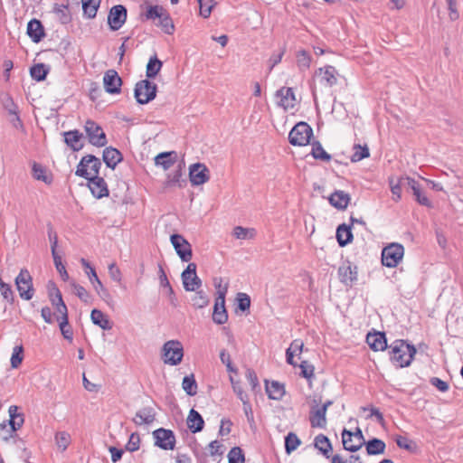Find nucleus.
I'll use <instances>...</instances> for the list:
<instances>
[{
  "label": "nucleus",
  "mask_w": 463,
  "mask_h": 463,
  "mask_svg": "<svg viewBox=\"0 0 463 463\" xmlns=\"http://www.w3.org/2000/svg\"><path fill=\"white\" fill-rule=\"evenodd\" d=\"M200 7V14L203 18H208L212 13L215 2L213 0H197Z\"/></svg>",
  "instance_id": "obj_59"
},
{
  "label": "nucleus",
  "mask_w": 463,
  "mask_h": 463,
  "mask_svg": "<svg viewBox=\"0 0 463 463\" xmlns=\"http://www.w3.org/2000/svg\"><path fill=\"white\" fill-rule=\"evenodd\" d=\"M184 356L183 345L178 340L165 342L162 348V358L165 364L170 365L179 364Z\"/></svg>",
  "instance_id": "obj_4"
},
{
  "label": "nucleus",
  "mask_w": 463,
  "mask_h": 463,
  "mask_svg": "<svg viewBox=\"0 0 463 463\" xmlns=\"http://www.w3.org/2000/svg\"><path fill=\"white\" fill-rule=\"evenodd\" d=\"M336 239L341 247L346 246L353 240L351 226L345 223L340 224L336 229Z\"/></svg>",
  "instance_id": "obj_34"
},
{
  "label": "nucleus",
  "mask_w": 463,
  "mask_h": 463,
  "mask_svg": "<svg viewBox=\"0 0 463 463\" xmlns=\"http://www.w3.org/2000/svg\"><path fill=\"white\" fill-rule=\"evenodd\" d=\"M311 144V155L315 159H319L322 161H329L331 159V156L325 151L321 143L317 140L310 142Z\"/></svg>",
  "instance_id": "obj_42"
},
{
  "label": "nucleus",
  "mask_w": 463,
  "mask_h": 463,
  "mask_svg": "<svg viewBox=\"0 0 463 463\" xmlns=\"http://www.w3.org/2000/svg\"><path fill=\"white\" fill-rule=\"evenodd\" d=\"M337 71L334 66L327 65L316 71L315 75L320 77V82L326 87H333L337 83Z\"/></svg>",
  "instance_id": "obj_20"
},
{
  "label": "nucleus",
  "mask_w": 463,
  "mask_h": 463,
  "mask_svg": "<svg viewBox=\"0 0 463 463\" xmlns=\"http://www.w3.org/2000/svg\"><path fill=\"white\" fill-rule=\"evenodd\" d=\"M24 360V347L23 345H16L13 349L11 356V366L13 368H18Z\"/></svg>",
  "instance_id": "obj_56"
},
{
  "label": "nucleus",
  "mask_w": 463,
  "mask_h": 463,
  "mask_svg": "<svg viewBox=\"0 0 463 463\" xmlns=\"http://www.w3.org/2000/svg\"><path fill=\"white\" fill-rule=\"evenodd\" d=\"M404 255V248L400 243H391L382 251V263L388 268L396 267Z\"/></svg>",
  "instance_id": "obj_7"
},
{
  "label": "nucleus",
  "mask_w": 463,
  "mask_h": 463,
  "mask_svg": "<svg viewBox=\"0 0 463 463\" xmlns=\"http://www.w3.org/2000/svg\"><path fill=\"white\" fill-rule=\"evenodd\" d=\"M314 446L326 458L330 457V452L332 451V444L326 436L324 434H318L314 439Z\"/></svg>",
  "instance_id": "obj_36"
},
{
  "label": "nucleus",
  "mask_w": 463,
  "mask_h": 463,
  "mask_svg": "<svg viewBox=\"0 0 463 463\" xmlns=\"http://www.w3.org/2000/svg\"><path fill=\"white\" fill-rule=\"evenodd\" d=\"M64 142L72 151H80L83 147L81 138L83 135L78 130H71L63 133Z\"/></svg>",
  "instance_id": "obj_30"
},
{
  "label": "nucleus",
  "mask_w": 463,
  "mask_h": 463,
  "mask_svg": "<svg viewBox=\"0 0 463 463\" xmlns=\"http://www.w3.org/2000/svg\"><path fill=\"white\" fill-rule=\"evenodd\" d=\"M191 300L195 308H203L207 307L210 302L208 295L203 290H196Z\"/></svg>",
  "instance_id": "obj_49"
},
{
  "label": "nucleus",
  "mask_w": 463,
  "mask_h": 463,
  "mask_svg": "<svg viewBox=\"0 0 463 463\" xmlns=\"http://www.w3.org/2000/svg\"><path fill=\"white\" fill-rule=\"evenodd\" d=\"M157 86L148 80H142L137 82L134 90V96L138 104H147L156 96Z\"/></svg>",
  "instance_id": "obj_5"
},
{
  "label": "nucleus",
  "mask_w": 463,
  "mask_h": 463,
  "mask_svg": "<svg viewBox=\"0 0 463 463\" xmlns=\"http://www.w3.org/2000/svg\"><path fill=\"white\" fill-rule=\"evenodd\" d=\"M170 241L179 258L184 262L190 261L193 252L192 246L188 241L180 234H172Z\"/></svg>",
  "instance_id": "obj_12"
},
{
  "label": "nucleus",
  "mask_w": 463,
  "mask_h": 463,
  "mask_svg": "<svg viewBox=\"0 0 463 463\" xmlns=\"http://www.w3.org/2000/svg\"><path fill=\"white\" fill-rule=\"evenodd\" d=\"M165 11L163 6L150 5L144 15L146 20H156L159 19Z\"/></svg>",
  "instance_id": "obj_58"
},
{
  "label": "nucleus",
  "mask_w": 463,
  "mask_h": 463,
  "mask_svg": "<svg viewBox=\"0 0 463 463\" xmlns=\"http://www.w3.org/2000/svg\"><path fill=\"white\" fill-rule=\"evenodd\" d=\"M184 391L189 396H194L197 393V383L194 374L186 375L182 382Z\"/></svg>",
  "instance_id": "obj_47"
},
{
  "label": "nucleus",
  "mask_w": 463,
  "mask_h": 463,
  "mask_svg": "<svg viewBox=\"0 0 463 463\" xmlns=\"http://www.w3.org/2000/svg\"><path fill=\"white\" fill-rule=\"evenodd\" d=\"M320 399H313L309 412V421L312 428L324 429L326 426V411L325 408H317Z\"/></svg>",
  "instance_id": "obj_16"
},
{
  "label": "nucleus",
  "mask_w": 463,
  "mask_h": 463,
  "mask_svg": "<svg viewBox=\"0 0 463 463\" xmlns=\"http://www.w3.org/2000/svg\"><path fill=\"white\" fill-rule=\"evenodd\" d=\"M155 446L165 449L172 450L175 446V436L171 430L159 428L153 431Z\"/></svg>",
  "instance_id": "obj_11"
},
{
  "label": "nucleus",
  "mask_w": 463,
  "mask_h": 463,
  "mask_svg": "<svg viewBox=\"0 0 463 463\" xmlns=\"http://www.w3.org/2000/svg\"><path fill=\"white\" fill-rule=\"evenodd\" d=\"M354 152L351 156V161L354 163L359 162L370 156L369 148L366 145L364 146L361 145H354Z\"/></svg>",
  "instance_id": "obj_53"
},
{
  "label": "nucleus",
  "mask_w": 463,
  "mask_h": 463,
  "mask_svg": "<svg viewBox=\"0 0 463 463\" xmlns=\"http://www.w3.org/2000/svg\"><path fill=\"white\" fill-rule=\"evenodd\" d=\"M256 230L253 228L236 226L233 229V235L239 240L253 239L256 236Z\"/></svg>",
  "instance_id": "obj_51"
},
{
  "label": "nucleus",
  "mask_w": 463,
  "mask_h": 463,
  "mask_svg": "<svg viewBox=\"0 0 463 463\" xmlns=\"http://www.w3.org/2000/svg\"><path fill=\"white\" fill-rule=\"evenodd\" d=\"M301 369L300 375L307 380L314 377V365L308 364L307 361H302L299 364Z\"/></svg>",
  "instance_id": "obj_64"
},
{
  "label": "nucleus",
  "mask_w": 463,
  "mask_h": 463,
  "mask_svg": "<svg viewBox=\"0 0 463 463\" xmlns=\"http://www.w3.org/2000/svg\"><path fill=\"white\" fill-rule=\"evenodd\" d=\"M301 441L294 432H289L285 437V450L287 454H290L298 449Z\"/></svg>",
  "instance_id": "obj_50"
},
{
  "label": "nucleus",
  "mask_w": 463,
  "mask_h": 463,
  "mask_svg": "<svg viewBox=\"0 0 463 463\" xmlns=\"http://www.w3.org/2000/svg\"><path fill=\"white\" fill-rule=\"evenodd\" d=\"M52 10H53V13L57 15L59 21L62 24H67L71 22V15L68 11V4L67 5L54 4Z\"/></svg>",
  "instance_id": "obj_44"
},
{
  "label": "nucleus",
  "mask_w": 463,
  "mask_h": 463,
  "mask_svg": "<svg viewBox=\"0 0 463 463\" xmlns=\"http://www.w3.org/2000/svg\"><path fill=\"white\" fill-rule=\"evenodd\" d=\"M20 430L19 422H15V417L9 416L7 421H4L0 424V431H2V439L5 442H10L13 436L17 435L16 431Z\"/></svg>",
  "instance_id": "obj_22"
},
{
  "label": "nucleus",
  "mask_w": 463,
  "mask_h": 463,
  "mask_svg": "<svg viewBox=\"0 0 463 463\" xmlns=\"http://www.w3.org/2000/svg\"><path fill=\"white\" fill-rule=\"evenodd\" d=\"M162 66H163L162 61L157 58V56L156 54L154 56L150 57V59L146 64V77L149 79L155 78L160 71Z\"/></svg>",
  "instance_id": "obj_40"
},
{
  "label": "nucleus",
  "mask_w": 463,
  "mask_h": 463,
  "mask_svg": "<svg viewBox=\"0 0 463 463\" xmlns=\"http://www.w3.org/2000/svg\"><path fill=\"white\" fill-rule=\"evenodd\" d=\"M85 132L87 134L89 142L97 146H105L108 143L106 134L102 128L93 120H87L84 126Z\"/></svg>",
  "instance_id": "obj_8"
},
{
  "label": "nucleus",
  "mask_w": 463,
  "mask_h": 463,
  "mask_svg": "<svg viewBox=\"0 0 463 463\" xmlns=\"http://www.w3.org/2000/svg\"><path fill=\"white\" fill-rule=\"evenodd\" d=\"M187 426L193 433L199 432L203 429L204 420L201 414L194 409H192L189 411V415L187 417Z\"/></svg>",
  "instance_id": "obj_32"
},
{
  "label": "nucleus",
  "mask_w": 463,
  "mask_h": 463,
  "mask_svg": "<svg viewBox=\"0 0 463 463\" xmlns=\"http://www.w3.org/2000/svg\"><path fill=\"white\" fill-rule=\"evenodd\" d=\"M186 181L182 179V169L179 165L175 171L167 175V179L165 182V187H183Z\"/></svg>",
  "instance_id": "obj_39"
},
{
  "label": "nucleus",
  "mask_w": 463,
  "mask_h": 463,
  "mask_svg": "<svg viewBox=\"0 0 463 463\" xmlns=\"http://www.w3.org/2000/svg\"><path fill=\"white\" fill-rule=\"evenodd\" d=\"M297 66L300 71H305L309 69L312 58L310 54L305 50H299L296 53Z\"/></svg>",
  "instance_id": "obj_41"
},
{
  "label": "nucleus",
  "mask_w": 463,
  "mask_h": 463,
  "mask_svg": "<svg viewBox=\"0 0 463 463\" xmlns=\"http://www.w3.org/2000/svg\"><path fill=\"white\" fill-rule=\"evenodd\" d=\"M156 25L160 26L164 33L167 34H173L175 31V25L173 23L172 18L170 17L169 14L165 10L161 17L158 19V23Z\"/></svg>",
  "instance_id": "obj_45"
},
{
  "label": "nucleus",
  "mask_w": 463,
  "mask_h": 463,
  "mask_svg": "<svg viewBox=\"0 0 463 463\" xmlns=\"http://www.w3.org/2000/svg\"><path fill=\"white\" fill-rule=\"evenodd\" d=\"M366 343L375 352L387 348V340L383 332L369 333L366 336Z\"/></svg>",
  "instance_id": "obj_23"
},
{
  "label": "nucleus",
  "mask_w": 463,
  "mask_h": 463,
  "mask_svg": "<svg viewBox=\"0 0 463 463\" xmlns=\"http://www.w3.org/2000/svg\"><path fill=\"white\" fill-rule=\"evenodd\" d=\"M156 420V412L152 407H144L137 411L133 418L136 425L151 424Z\"/></svg>",
  "instance_id": "obj_29"
},
{
  "label": "nucleus",
  "mask_w": 463,
  "mask_h": 463,
  "mask_svg": "<svg viewBox=\"0 0 463 463\" xmlns=\"http://www.w3.org/2000/svg\"><path fill=\"white\" fill-rule=\"evenodd\" d=\"M266 392L269 399L279 401L285 394L284 385L279 383V382H271L269 384L268 381H266Z\"/></svg>",
  "instance_id": "obj_35"
},
{
  "label": "nucleus",
  "mask_w": 463,
  "mask_h": 463,
  "mask_svg": "<svg viewBox=\"0 0 463 463\" xmlns=\"http://www.w3.org/2000/svg\"><path fill=\"white\" fill-rule=\"evenodd\" d=\"M276 96L280 98L279 105L284 109L294 107L295 95L292 88L282 87L277 90Z\"/></svg>",
  "instance_id": "obj_31"
},
{
  "label": "nucleus",
  "mask_w": 463,
  "mask_h": 463,
  "mask_svg": "<svg viewBox=\"0 0 463 463\" xmlns=\"http://www.w3.org/2000/svg\"><path fill=\"white\" fill-rule=\"evenodd\" d=\"M228 320V313L225 307V291L220 292L219 296L216 297L213 312V321L217 325H223Z\"/></svg>",
  "instance_id": "obj_15"
},
{
  "label": "nucleus",
  "mask_w": 463,
  "mask_h": 463,
  "mask_svg": "<svg viewBox=\"0 0 463 463\" xmlns=\"http://www.w3.org/2000/svg\"><path fill=\"white\" fill-rule=\"evenodd\" d=\"M33 176L36 180L43 181L45 184H50L52 182V178L46 175L45 169L38 163H33Z\"/></svg>",
  "instance_id": "obj_54"
},
{
  "label": "nucleus",
  "mask_w": 463,
  "mask_h": 463,
  "mask_svg": "<svg viewBox=\"0 0 463 463\" xmlns=\"http://www.w3.org/2000/svg\"><path fill=\"white\" fill-rule=\"evenodd\" d=\"M89 181L88 186L94 197L100 199L109 195L107 183L100 176H92Z\"/></svg>",
  "instance_id": "obj_21"
},
{
  "label": "nucleus",
  "mask_w": 463,
  "mask_h": 463,
  "mask_svg": "<svg viewBox=\"0 0 463 463\" xmlns=\"http://www.w3.org/2000/svg\"><path fill=\"white\" fill-rule=\"evenodd\" d=\"M55 441H56L58 448L61 451H64L68 448V446L71 442V436L69 433H67L65 431L57 432L55 435Z\"/></svg>",
  "instance_id": "obj_57"
},
{
  "label": "nucleus",
  "mask_w": 463,
  "mask_h": 463,
  "mask_svg": "<svg viewBox=\"0 0 463 463\" xmlns=\"http://www.w3.org/2000/svg\"><path fill=\"white\" fill-rule=\"evenodd\" d=\"M338 276L342 283L351 287L357 280V267L346 260L338 268Z\"/></svg>",
  "instance_id": "obj_17"
},
{
  "label": "nucleus",
  "mask_w": 463,
  "mask_h": 463,
  "mask_svg": "<svg viewBox=\"0 0 463 463\" xmlns=\"http://www.w3.org/2000/svg\"><path fill=\"white\" fill-rule=\"evenodd\" d=\"M71 286L73 288V291L75 295L83 302L89 303L90 296L89 292L85 289L84 287H82L80 284H77L76 282H72Z\"/></svg>",
  "instance_id": "obj_62"
},
{
  "label": "nucleus",
  "mask_w": 463,
  "mask_h": 463,
  "mask_svg": "<svg viewBox=\"0 0 463 463\" xmlns=\"http://www.w3.org/2000/svg\"><path fill=\"white\" fill-rule=\"evenodd\" d=\"M175 152H163L155 157V164L162 166L165 170L169 169L175 162Z\"/></svg>",
  "instance_id": "obj_38"
},
{
  "label": "nucleus",
  "mask_w": 463,
  "mask_h": 463,
  "mask_svg": "<svg viewBox=\"0 0 463 463\" xmlns=\"http://www.w3.org/2000/svg\"><path fill=\"white\" fill-rule=\"evenodd\" d=\"M343 447L350 452H356L365 443L362 430L356 428L355 432H352L345 429L342 432Z\"/></svg>",
  "instance_id": "obj_9"
},
{
  "label": "nucleus",
  "mask_w": 463,
  "mask_h": 463,
  "mask_svg": "<svg viewBox=\"0 0 463 463\" xmlns=\"http://www.w3.org/2000/svg\"><path fill=\"white\" fill-rule=\"evenodd\" d=\"M313 137V129L307 122L297 123L288 134V141L292 146H307Z\"/></svg>",
  "instance_id": "obj_3"
},
{
  "label": "nucleus",
  "mask_w": 463,
  "mask_h": 463,
  "mask_svg": "<svg viewBox=\"0 0 463 463\" xmlns=\"http://www.w3.org/2000/svg\"><path fill=\"white\" fill-rule=\"evenodd\" d=\"M0 101L3 106V108L11 114H15V112L18 111V107L14 103L13 98L8 93H3L0 96Z\"/></svg>",
  "instance_id": "obj_52"
},
{
  "label": "nucleus",
  "mask_w": 463,
  "mask_h": 463,
  "mask_svg": "<svg viewBox=\"0 0 463 463\" xmlns=\"http://www.w3.org/2000/svg\"><path fill=\"white\" fill-rule=\"evenodd\" d=\"M236 300L238 302V308L242 311H248L250 307V298L248 294L240 292L236 296Z\"/></svg>",
  "instance_id": "obj_60"
},
{
  "label": "nucleus",
  "mask_w": 463,
  "mask_h": 463,
  "mask_svg": "<svg viewBox=\"0 0 463 463\" xmlns=\"http://www.w3.org/2000/svg\"><path fill=\"white\" fill-rule=\"evenodd\" d=\"M49 72V68L43 63H37L30 69V74L36 81L45 80Z\"/></svg>",
  "instance_id": "obj_46"
},
{
  "label": "nucleus",
  "mask_w": 463,
  "mask_h": 463,
  "mask_svg": "<svg viewBox=\"0 0 463 463\" xmlns=\"http://www.w3.org/2000/svg\"><path fill=\"white\" fill-rule=\"evenodd\" d=\"M60 306H61V307L59 308L61 317H57V320L59 321L61 333L65 339L71 341L73 338V332L69 325L68 308L64 309L63 305L61 304Z\"/></svg>",
  "instance_id": "obj_28"
},
{
  "label": "nucleus",
  "mask_w": 463,
  "mask_h": 463,
  "mask_svg": "<svg viewBox=\"0 0 463 463\" xmlns=\"http://www.w3.org/2000/svg\"><path fill=\"white\" fill-rule=\"evenodd\" d=\"M127 20V8L122 5L111 7L108 15V24L110 30H119Z\"/></svg>",
  "instance_id": "obj_13"
},
{
  "label": "nucleus",
  "mask_w": 463,
  "mask_h": 463,
  "mask_svg": "<svg viewBox=\"0 0 463 463\" xmlns=\"http://www.w3.org/2000/svg\"><path fill=\"white\" fill-rule=\"evenodd\" d=\"M100 3L101 0H81L84 15L88 18H94Z\"/></svg>",
  "instance_id": "obj_43"
},
{
  "label": "nucleus",
  "mask_w": 463,
  "mask_h": 463,
  "mask_svg": "<svg viewBox=\"0 0 463 463\" xmlns=\"http://www.w3.org/2000/svg\"><path fill=\"white\" fill-rule=\"evenodd\" d=\"M90 319L94 325L99 326L103 330H110L112 328V323L108 316L99 309L95 308L91 311Z\"/></svg>",
  "instance_id": "obj_33"
},
{
  "label": "nucleus",
  "mask_w": 463,
  "mask_h": 463,
  "mask_svg": "<svg viewBox=\"0 0 463 463\" xmlns=\"http://www.w3.org/2000/svg\"><path fill=\"white\" fill-rule=\"evenodd\" d=\"M364 445H365L366 452L370 456L383 454L386 448L384 441L377 438L368 440Z\"/></svg>",
  "instance_id": "obj_37"
},
{
  "label": "nucleus",
  "mask_w": 463,
  "mask_h": 463,
  "mask_svg": "<svg viewBox=\"0 0 463 463\" xmlns=\"http://www.w3.org/2000/svg\"><path fill=\"white\" fill-rule=\"evenodd\" d=\"M402 184H407L408 187L411 189L413 195L415 196V199L418 201L419 203L426 206H430V200L425 196V194L421 191V187L420 184L415 181L412 178L405 177Z\"/></svg>",
  "instance_id": "obj_26"
},
{
  "label": "nucleus",
  "mask_w": 463,
  "mask_h": 463,
  "mask_svg": "<svg viewBox=\"0 0 463 463\" xmlns=\"http://www.w3.org/2000/svg\"><path fill=\"white\" fill-rule=\"evenodd\" d=\"M196 268L195 263L190 262L181 274L183 285L186 291H195L202 286V280L196 274Z\"/></svg>",
  "instance_id": "obj_10"
},
{
  "label": "nucleus",
  "mask_w": 463,
  "mask_h": 463,
  "mask_svg": "<svg viewBox=\"0 0 463 463\" xmlns=\"http://www.w3.org/2000/svg\"><path fill=\"white\" fill-rule=\"evenodd\" d=\"M16 288L22 299L31 300L34 295L33 278L26 269H22L14 279Z\"/></svg>",
  "instance_id": "obj_6"
},
{
  "label": "nucleus",
  "mask_w": 463,
  "mask_h": 463,
  "mask_svg": "<svg viewBox=\"0 0 463 463\" xmlns=\"http://www.w3.org/2000/svg\"><path fill=\"white\" fill-rule=\"evenodd\" d=\"M27 34L33 43H39L45 36L44 28L37 19H32L27 24Z\"/></svg>",
  "instance_id": "obj_25"
},
{
  "label": "nucleus",
  "mask_w": 463,
  "mask_h": 463,
  "mask_svg": "<svg viewBox=\"0 0 463 463\" xmlns=\"http://www.w3.org/2000/svg\"><path fill=\"white\" fill-rule=\"evenodd\" d=\"M102 158L108 167L115 169L117 165L123 160V155L117 148L108 146L103 150Z\"/></svg>",
  "instance_id": "obj_24"
},
{
  "label": "nucleus",
  "mask_w": 463,
  "mask_h": 463,
  "mask_svg": "<svg viewBox=\"0 0 463 463\" xmlns=\"http://www.w3.org/2000/svg\"><path fill=\"white\" fill-rule=\"evenodd\" d=\"M105 90L109 94H118L121 90L122 80L115 70H109L103 77Z\"/></svg>",
  "instance_id": "obj_18"
},
{
  "label": "nucleus",
  "mask_w": 463,
  "mask_h": 463,
  "mask_svg": "<svg viewBox=\"0 0 463 463\" xmlns=\"http://www.w3.org/2000/svg\"><path fill=\"white\" fill-rule=\"evenodd\" d=\"M328 200L330 204L335 208L345 210L347 208L351 198L347 193L342 190H336L329 196Z\"/></svg>",
  "instance_id": "obj_27"
},
{
  "label": "nucleus",
  "mask_w": 463,
  "mask_h": 463,
  "mask_svg": "<svg viewBox=\"0 0 463 463\" xmlns=\"http://www.w3.org/2000/svg\"><path fill=\"white\" fill-rule=\"evenodd\" d=\"M50 286H52L55 289V294L53 297H52V289L49 288L50 300H51L52 306L55 307L57 312L60 314L59 308L61 307V306H60L61 302V305H63L64 309L67 308V306L65 305V303L62 299L61 293L60 289L57 288L56 284L53 281H50Z\"/></svg>",
  "instance_id": "obj_48"
},
{
  "label": "nucleus",
  "mask_w": 463,
  "mask_h": 463,
  "mask_svg": "<svg viewBox=\"0 0 463 463\" xmlns=\"http://www.w3.org/2000/svg\"><path fill=\"white\" fill-rule=\"evenodd\" d=\"M126 449L129 452H135L140 448V437L137 432L131 433L128 443L126 444Z\"/></svg>",
  "instance_id": "obj_61"
},
{
  "label": "nucleus",
  "mask_w": 463,
  "mask_h": 463,
  "mask_svg": "<svg viewBox=\"0 0 463 463\" xmlns=\"http://www.w3.org/2000/svg\"><path fill=\"white\" fill-rule=\"evenodd\" d=\"M54 265L56 269L61 275L62 280L67 281L69 279V274L65 269V266L61 262V258L57 254L52 255Z\"/></svg>",
  "instance_id": "obj_63"
},
{
  "label": "nucleus",
  "mask_w": 463,
  "mask_h": 463,
  "mask_svg": "<svg viewBox=\"0 0 463 463\" xmlns=\"http://www.w3.org/2000/svg\"><path fill=\"white\" fill-rule=\"evenodd\" d=\"M101 165V161L98 157L93 155H87L78 164L75 175L85 179L99 176Z\"/></svg>",
  "instance_id": "obj_2"
},
{
  "label": "nucleus",
  "mask_w": 463,
  "mask_h": 463,
  "mask_svg": "<svg viewBox=\"0 0 463 463\" xmlns=\"http://www.w3.org/2000/svg\"><path fill=\"white\" fill-rule=\"evenodd\" d=\"M86 273L99 297L108 304L112 302L110 293L99 279L96 270L94 269H90V271H87Z\"/></svg>",
  "instance_id": "obj_19"
},
{
  "label": "nucleus",
  "mask_w": 463,
  "mask_h": 463,
  "mask_svg": "<svg viewBox=\"0 0 463 463\" xmlns=\"http://www.w3.org/2000/svg\"><path fill=\"white\" fill-rule=\"evenodd\" d=\"M229 463H244L245 456L240 447H233L228 453Z\"/></svg>",
  "instance_id": "obj_55"
},
{
  "label": "nucleus",
  "mask_w": 463,
  "mask_h": 463,
  "mask_svg": "<svg viewBox=\"0 0 463 463\" xmlns=\"http://www.w3.org/2000/svg\"><path fill=\"white\" fill-rule=\"evenodd\" d=\"M189 178L194 186L203 184L210 179L209 169L204 164H193L189 167Z\"/></svg>",
  "instance_id": "obj_14"
},
{
  "label": "nucleus",
  "mask_w": 463,
  "mask_h": 463,
  "mask_svg": "<svg viewBox=\"0 0 463 463\" xmlns=\"http://www.w3.org/2000/svg\"><path fill=\"white\" fill-rule=\"evenodd\" d=\"M391 360L398 367L409 366L416 354L414 345L404 340H396L391 345Z\"/></svg>",
  "instance_id": "obj_1"
}]
</instances>
